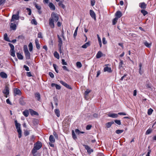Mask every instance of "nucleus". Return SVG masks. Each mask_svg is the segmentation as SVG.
I'll return each mask as SVG.
<instances>
[{"label":"nucleus","instance_id":"44","mask_svg":"<svg viewBox=\"0 0 156 156\" xmlns=\"http://www.w3.org/2000/svg\"><path fill=\"white\" fill-rule=\"evenodd\" d=\"M72 137L75 140L77 139V137L76 136L73 130H72Z\"/></svg>","mask_w":156,"mask_h":156},{"label":"nucleus","instance_id":"17","mask_svg":"<svg viewBox=\"0 0 156 156\" xmlns=\"http://www.w3.org/2000/svg\"><path fill=\"white\" fill-rule=\"evenodd\" d=\"M144 45L146 46L147 48H150L151 47V43H148L147 41H145L144 42Z\"/></svg>","mask_w":156,"mask_h":156},{"label":"nucleus","instance_id":"35","mask_svg":"<svg viewBox=\"0 0 156 156\" xmlns=\"http://www.w3.org/2000/svg\"><path fill=\"white\" fill-rule=\"evenodd\" d=\"M54 55L55 57L57 59H59V54L56 51L54 52Z\"/></svg>","mask_w":156,"mask_h":156},{"label":"nucleus","instance_id":"62","mask_svg":"<svg viewBox=\"0 0 156 156\" xmlns=\"http://www.w3.org/2000/svg\"><path fill=\"white\" fill-rule=\"evenodd\" d=\"M35 6L36 8L38 10H40L41 9V6L37 5V4H36Z\"/></svg>","mask_w":156,"mask_h":156},{"label":"nucleus","instance_id":"28","mask_svg":"<svg viewBox=\"0 0 156 156\" xmlns=\"http://www.w3.org/2000/svg\"><path fill=\"white\" fill-rule=\"evenodd\" d=\"M23 114L26 117H27L29 115V112L28 110H26L23 112Z\"/></svg>","mask_w":156,"mask_h":156},{"label":"nucleus","instance_id":"11","mask_svg":"<svg viewBox=\"0 0 156 156\" xmlns=\"http://www.w3.org/2000/svg\"><path fill=\"white\" fill-rule=\"evenodd\" d=\"M116 18L119 19L122 16V13L119 11H118L116 12L115 15Z\"/></svg>","mask_w":156,"mask_h":156},{"label":"nucleus","instance_id":"9","mask_svg":"<svg viewBox=\"0 0 156 156\" xmlns=\"http://www.w3.org/2000/svg\"><path fill=\"white\" fill-rule=\"evenodd\" d=\"M60 82L61 84H62V85H63L65 87L67 88L70 89H72V88H71V87L68 84L66 83L63 82V81L61 80L60 81Z\"/></svg>","mask_w":156,"mask_h":156},{"label":"nucleus","instance_id":"31","mask_svg":"<svg viewBox=\"0 0 156 156\" xmlns=\"http://www.w3.org/2000/svg\"><path fill=\"white\" fill-rule=\"evenodd\" d=\"M62 45L58 46L59 51L60 54H62V55H64L63 50L62 48Z\"/></svg>","mask_w":156,"mask_h":156},{"label":"nucleus","instance_id":"25","mask_svg":"<svg viewBox=\"0 0 156 156\" xmlns=\"http://www.w3.org/2000/svg\"><path fill=\"white\" fill-rule=\"evenodd\" d=\"M10 28L13 30H15L16 29V25L13 23H12L10 24Z\"/></svg>","mask_w":156,"mask_h":156},{"label":"nucleus","instance_id":"59","mask_svg":"<svg viewBox=\"0 0 156 156\" xmlns=\"http://www.w3.org/2000/svg\"><path fill=\"white\" fill-rule=\"evenodd\" d=\"M5 0H0V6L5 3Z\"/></svg>","mask_w":156,"mask_h":156},{"label":"nucleus","instance_id":"8","mask_svg":"<svg viewBox=\"0 0 156 156\" xmlns=\"http://www.w3.org/2000/svg\"><path fill=\"white\" fill-rule=\"evenodd\" d=\"M14 95L16 96L17 95H20L21 94V92L20 90L18 89L15 88L14 89Z\"/></svg>","mask_w":156,"mask_h":156},{"label":"nucleus","instance_id":"4","mask_svg":"<svg viewBox=\"0 0 156 156\" xmlns=\"http://www.w3.org/2000/svg\"><path fill=\"white\" fill-rule=\"evenodd\" d=\"M2 92L4 94V96L6 98H7L9 94V85L5 86L4 89L2 91Z\"/></svg>","mask_w":156,"mask_h":156},{"label":"nucleus","instance_id":"23","mask_svg":"<svg viewBox=\"0 0 156 156\" xmlns=\"http://www.w3.org/2000/svg\"><path fill=\"white\" fill-rule=\"evenodd\" d=\"M49 140L50 142L52 143H55V140L54 136L52 135H50L49 138Z\"/></svg>","mask_w":156,"mask_h":156},{"label":"nucleus","instance_id":"30","mask_svg":"<svg viewBox=\"0 0 156 156\" xmlns=\"http://www.w3.org/2000/svg\"><path fill=\"white\" fill-rule=\"evenodd\" d=\"M35 98L38 101L40 99V94L39 93H37L35 94Z\"/></svg>","mask_w":156,"mask_h":156},{"label":"nucleus","instance_id":"53","mask_svg":"<svg viewBox=\"0 0 156 156\" xmlns=\"http://www.w3.org/2000/svg\"><path fill=\"white\" fill-rule=\"evenodd\" d=\"M37 36L38 38H43L42 33L41 32H39L38 33Z\"/></svg>","mask_w":156,"mask_h":156},{"label":"nucleus","instance_id":"7","mask_svg":"<svg viewBox=\"0 0 156 156\" xmlns=\"http://www.w3.org/2000/svg\"><path fill=\"white\" fill-rule=\"evenodd\" d=\"M85 149L87 150V153L89 154H90L92 152H93L94 151L93 150L91 149L90 147L87 145H83Z\"/></svg>","mask_w":156,"mask_h":156},{"label":"nucleus","instance_id":"33","mask_svg":"<svg viewBox=\"0 0 156 156\" xmlns=\"http://www.w3.org/2000/svg\"><path fill=\"white\" fill-rule=\"evenodd\" d=\"M4 40L8 42H11V41H10L9 38L8 37V35L7 34L5 33L4 34Z\"/></svg>","mask_w":156,"mask_h":156},{"label":"nucleus","instance_id":"64","mask_svg":"<svg viewBox=\"0 0 156 156\" xmlns=\"http://www.w3.org/2000/svg\"><path fill=\"white\" fill-rule=\"evenodd\" d=\"M55 87L57 89L59 90L61 88L60 86L57 84H56Z\"/></svg>","mask_w":156,"mask_h":156},{"label":"nucleus","instance_id":"61","mask_svg":"<svg viewBox=\"0 0 156 156\" xmlns=\"http://www.w3.org/2000/svg\"><path fill=\"white\" fill-rule=\"evenodd\" d=\"M35 137L34 135H32L30 136V139L31 141H34V140H35Z\"/></svg>","mask_w":156,"mask_h":156},{"label":"nucleus","instance_id":"34","mask_svg":"<svg viewBox=\"0 0 156 156\" xmlns=\"http://www.w3.org/2000/svg\"><path fill=\"white\" fill-rule=\"evenodd\" d=\"M17 56L18 58L20 60H22L23 59V56L21 54L17 53Z\"/></svg>","mask_w":156,"mask_h":156},{"label":"nucleus","instance_id":"13","mask_svg":"<svg viewBox=\"0 0 156 156\" xmlns=\"http://www.w3.org/2000/svg\"><path fill=\"white\" fill-rule=\"evenodd\" d=\"M57 36L58 39V46L62 45V41L61 38L60 37L59 35L58 34Z\"/></svg>","mask_w":156,"mask_h":156},{"label":"nucleus","instance_id":"20","mask_svg":"<svg viewBox=\"0 0 156 156\" xmlns=\"http://www.w3.org/2000/svg\"><path fill=\"white\" fill-rule=\"evenodd\" d=\"M103 55V54L101 51H99L98 52L96 55V57L97 58H99L101 57Z\"/></svg>","mask_w":156,"mask_h":156},{"label":"nucleus","instance_id":"15","mask_svg":"<svg viewBox=\"0 0 156 156\" xmlns=\"http://www.w3.org/2000/svg\"><path fill=\"white\" fill-rule=\"evenodd\" d=\"M108 116L112 118H117L118 117V114L116 113L109 114Z\"/></svg>","mask_w":156,"mask_h":156},{"label":"nucleus","instance_id":"57","mask_svg":"<svg viewBox=\"0 0 156 156\" xmlns=\"http://www.w3.org/2000/svg\"><path fill=\"white\" fill-rule=\"evenodd\" d=\"M62 63L63 65H67V63L65 62V60L64 59H62Z\"/></svg>","mask_w":156,"mask_h":156},{"label":"nucleus","instance_id":"24","mask_svg":"<svg viewBox=\"0 0 156 156\" xmlns=\"http://www.w3.org/2000/svg\"><path fill=\"white\" fill-rule=\"evenodd\" d=\"M49 6L50 9L52 10H55V7L53 4L51 3L50 2L49 3Z\"/></svg>","mask_w":156,"mask_h":156},{"label":"nucleus","instance_id":"42","mask_svg":"<svg viewBox=\"0 0 156 156\" xmlns=\"http://www.w3.org/2000/svg\"><path fill=\"white\" fill-rule=\"evenodd\" d=\"M53 67L55 70V71L57 73H58V70L57 69V65L55 64H53Z\"/></svg>","mask_w":156,"mask_h":156},{"label":"nucleus","instance_id":"47","mask_svg":"<svg viewBox=\"0 0 156 156\" xmlns=\"http://www.w3.org/2000/svg\"><path fill=\"white\" fill-rule=\"evenodd\" d=\"M115 122L119 125L121 124V122L120 120H115L114 121Z\"/></svg>","mask_w":156,"mask_h":156},{"label":"nucleus","instance_id":"29","mask_svg":"<svg viewBox=\"0 0 156 156\" xmlns=\"http://www.w3.org/2000/svg\"><path fill=\"white\" fill-rule=\"evenodd\" d=\"M114 123V122L113 121L108 122L106 123V125L107 128H109Z\"/></svg>","mask_w":156,"mask_h":156},{"label":"nucleus","instance_id":"52","mask_svg":"<svg viewBox=\"0 0 156 156\" xmlns=\"http://www.w3.org/2000/svg\"><path fill=\"white\" fill-rule=\"evenodd\" d=\"M151 129H149L147 130V131L146 132V134L147 135L149 134L150 133H151Z\"/></svg>","mask_w":156,"mask_h":156},{"label":"nucleus","instance_id":"49","mask_svg":"<svg viewBox=\"0 0 156 156\" xmlns=\"http://www.w3.org/2000/svg\"><path fill=\"white\" fill-rule=\"evenodd\" d=\"M9 44L11 48V50L14 49V47L12 44L9 43Z\"/></svg>","mask_w":156,"mask_h":156},{"label":"nucleus","instance_id":"18","mask_svg":"<svg viewBox=\"0 0 156 156\" xmlns=\"http://www.w3.org/2000/svg\"><path fill=\"white\" fill-rule=\"evenodd\" d=\"M90 92L91 90H87L85 91L84 93L85 98L86 100H87L88 99L87 96H88L89 93Z\"/></svg>","mask_w":156,"mask_h":156},{"label":"nucleus","instance_id":"41","mask_svg":"<svg viewBox=\"0 0 156 156\" xmlns=\"http://www.w3.org/2000/svg\"><path fill=\"white\" fill-rule=\"evenodd\" d=\"M118 18H116L115 17V18H114L113 20H112V24L113 25H115V24H116V23L117 21V20H118Z\"/></svg>","mask_w":156,"mask_h":156},{"label":"nucleus","instance_id":"14","mask_svg":"<svg viewBox=\"0 0 156 156\" xmlns=\"http://www.w3.org/2000/svg\"><path fill=\"white\" fill-rule=\"evenodd\" d=\"M104 71L105 72H107L109 73H111L112 72L111 68L108 66H106L104 68Z\"/></svg>","mask_w":156,"mask_h":156},{"label":"nucleus","instance_id":"46","mask_svg":"<svg viewBox=\"0 0 156 156\" xmlns=\"http://www.w3.org/2000/svg\"><path fill=\"white\" fill-rule=\"evenodd\" d=\"M78 27H77L76 28V29L75 31V32H74V34H73V36H74V37H75L76 36L77 34V30L78 29Z\"/></svg>","mask_w":156,"mask_h":156},{"label":"nucleus","instance_id":"40","mask_svg":"<svg viewBox=\"0 0 156 156\" xmlns=\"http://www.w3.org/2000/svg\"><path fill=\"white\" fill-rule=\"evenodd\" d=\"M97 36L98 40V41L99 43L100 47H101L102 46L101 40V38H100L99 35L98 34H97Z\"/></svg>","mask_w":156,"mask_h":156},{"label":"nucleus","instance_id":"51","mask_svg":"<svg viewBox=\"0 0 156 156\" xmlns=\"http://www.w3.org/2000/svg\"><path fill=\"white\" fill-rule=\"evenodd\" d=\"M95 3V0H91V5L92 6H93L94 5Z\"/></svg>","mask_w":156,"mask_h":156},{"label":"nucleus","instance_id":"50","mask_svg":"<svg viewBox=\"0 0 156 156\" xmlns=\"http://www.w3.org/2000/svg\"><path fill=\"white\" fill-rule=\"evenodd\" d=\"M49 75L50 76L51 78H53L54 77V74L51 72H49Z\"/></svg>","mask_w":156,"mask_h":156},{"label":"nucleus","instance_id":"6","mask_svg":"<svg viewBox=\"0 0 156 156\" xmlns=\"http://www.w3.org/2000/svg\"><path fill=\"white\" fill-rule=\"evenodd\" d=\"M24 52L26 59H30V53L29 51L26 46V48L24 46Z\"/></svg>","mask_w":156,"mask_h":156},{"label":"nucleus","instance_id":"19","mask_svg":"<svg viewBox=\"0 0 156 156\" xmlns=\"http://www.w3.org/2000/svg\"><path fill=\"white\" fill-rule=\"evenodd\" d=\"M0 76L3 78H6L7 77V74L4 72H1L0 73Z\"/></svg>","mask_w":156,"mask_h":156},{"label":"nucleus","instance_id":"43","mask_svg":"<svg viewBox=\"0 0 156 156\" xmlns=\"http://www.w3.org/2000/svg\"><path fill=\"white\" fill-rule=\"evenodd\" d=\"M123 130L118 129L116 130L115 133L117 134H120L123 133Z\"/></svg>","mask_w":156,"mask_h":156},{"label":"nucleus","instance_id":"56","mask_svg":"<svg viewBox=\"0 0 156 156\" xmlns=\"http://www.w3.org/2000/svg\"><path fill=\"white\" fill-rule=\"evenodd\" d=\"M102 42L104 44H105L107 43V41H106L105 37H103L102 38Z\"/></svg>","mask_w":156,"mask_h":156},{"label":"nucleus","instance_id":"38","mask_svg":"<svg viewBox=\"0 0 156 156\" xmlns=\"http://www.w3.org/2000/svg\"><path fill=\"white\" fill-rule=\"evenodd\" d=\"M153 111V110L152 109H151V108L149 109L148 110V111H147V114H148V115H151L152 114V113Z\"/></svg>","mask_w":156,"mask_h":156},{"label":"nucleus","instance_id":"39","mask_svg":"<svg viewBox=\"0 0 156 156\" xmlns=\"http://www.w3.org/2000/svg\"><path fill=\"white\" fill-rule=\"evenodd\" d=\"M76 67L78 68H80L82 66L81 63L80 62H77L76 63Z\"/></svg>","mask_w":156,"mask_h":156},{"label":"nucleus","instance_id":"36","mask_svg":"<svg viewBox=\"0 0 156 156\" xmlns=\"http://www.w3.org/2000/svg\"><path fill=\"white\" fill-rule=\"evenodd\" d=\"M10 54L13 57H14L15 56V51L14 50V49H12V50H10Z\"/></svg>","mask_w":156,"mask_h":156},{"label":"nucleus","instance_id":"32","mask_svg":"<svg viewBox=\"0 0 156 156\" xmlns=\"http://www.w3.org/2000/svg\"><path fill=\"white\" fill-rule=\"evenodd\" d=\"M55 112L58 117H59L60 115V111L58 109H55Z\"/></svg>","mask_w":156,"mask_h":156},{"label":"nucleus","instance_id":"16","mask_svg":"<svg viewBox=\"0 0 156 156\" xmlns=\"http://www.w3.org/2000/svg\"><path fill=\"white\" fill-rule=\"evenodd\" d=\"M29 110L30 111V114L31 115H38V114L37 112L34 111L32 109H29Z\"/></svg>","mask_w":156,"mask_h":156},{"label":"nucleus","instance_id":"1","mask_svg":"<svg viewBox=\"0 0 156 156\" xmlns=\"http://www.w3.org/2000/svg\"><path fill=\"white\" fill-rule=\"evenodd\" d=\"M59 17L58 14L55 12H52L51 15V17L49 19V24L51 28L55 27L54 22H56L58 20Z\"/></svg>","mask_w":156,"mask_h":156},{"label":"nucleus","instance_id":"60","mask_svg":"<svg viewBox=\"0 0 156 156\" xmlns=\"http://www.w3.org/2000/svg\"><path fill=\"white\" fill-rule=\"evenodd\" d=\"M26 9L28 11H29V12L28 13V15H30L31 14V10L29 8H27Z\"/></svg>","mask_w":156,"mask_h":156},{"label":"nucleus","instance_id":"58","mask_svg":"<svg viewBox=\"0 0 156 156\" xmlns=\"http://www.w3.org/2000/svg\"><path fill=\"white\" fill-rule=\"evenodd\" d=\"M91 125H88L86 127V129L87 130H89L90 129L91 127Z\"/></svg>","mask_w":156,"mask_h":156},{"label":"nucleus","instance_id":"37","mask_svg":"<svg viewBox=\"0 0 156 156\" xmlns=\"http://www.w3.org/2000/svg\"><path fill=\"white\" fill-rule=\"evenodd\" d=\"M29 50L30 51H31L33 50V46L32 43L30 42L28 45Z\"/></svg>","mask_w":156,"mask_h":156},{"label":"nucleus","instance_id":"2","mask_svg":"<svg viewBox=\"0 0 156 156\" xmlns=\"http://www.w3.org/2000/svg\"><path fill=\"white\" fill-rule=\"evenodd\" d=\"M42 146V144L40 141H37L36 143L34 144V147L32 151V154H34L37 152V151L41 148Z\"/></svg>","mask_w":156,"mask_h":156},{"label":"nucleus","instance_id":"3","mask_svg":"<svg viewBox=\"0 0 156 156\" xmlns=\"http://www.w3.org/2000/svg\"><path fill=\"white\" fill-rule=\"evenodd\" d=\"M15 123L16 128L18 133V137L19 138H20L22 136V131L20 129L21 125L19 123H18L16 120L15 121Z\"/></svg>","mask_w":156,"mask_h":156},{"label":"nucleus","instance_id":"12","mask_svg":"<svg viewBox=\"0 0 156 156\" xmlns=\"http://www.w3.org/2000/svg\"><path fill=\"white\" fill-rule=\"evenodd\" d=\"M24 98L22 97L19 100V102L20 104L22 105H24L26 104V102L23 100Z\"/></svg>","mask_w":156,"mask_h":156},{"label":"nucleus","instance_id":"27","mask_svg":"<svg viewBox=\"0 0 156 156\" xmlns=\"http://www.w3.org/2000/svg\"><path fill=\"white\" fill-rule=\"evenodd\" d=\"M90 45V43L89 42H88L84 44L82 46V48H87L88 46Z\"/></svg>","mask_w":156,"mask_h":156},{"label":"nucleus","instance_id":"22","mask_svg":"<svg viewBox=\"0 0 156 156\" xmlns=\"http://www.w3.org/2000/svg\"><path fill=\"white\" fill-rule=\"evenodd\" d=\"M139 73L141 75L143 73V71L142 70V64L141 62L139 63Z\"/></svg>","mask_w":156,"mask_h":156},{"label":"nucleus","instance_id":"10","mask_svg":"<svg viewBox=\"0 0 156 156\" xmlns=\"http://www.w3.org/2000/svg\"><path fill=\"white\" fill-rule=\"evenodd\" d=\"M90 14L91 17L93 18L94 20H96V15L93 10H90Z\"/></svg>","mask_w":156,"mask_h":156},{"label":"nucleus","instance_id":"55","mask_svg":"<svg viewBox=\"0 0 156 156\" xmlns=\"http://www.w3.org/2000/svg\"><path fill=\"white\" fill-rule=\"evenodd\" d=\"M123 64V61L122 60H120V62L119 64V68L122 67Z\"/></svg>","mask_w":156,"mask_h":156},{"label":"nucleus","instance_id":"48","mask_svg":"<svg viewBox=\"0 0 156 156\" xmlns=\"http://www.w3.org/2000/svg\"><path fill=\"white\" fill-rule=\"evenodd\" d=\"M31 23L32 24H33L34 25H37V22L36 20L34 19H33L32 20Z\"/></svg>","mask_w":156,"mask_h":156},{"label":"nucleus","instance_id":"54","mask_svg":"<svg viewBox=\"0 0 156 156\" xmlns=\"http://www.w3.org/2000/svg\"><path fill=\"white\" fill-rule=\"evenodd\" d=\"M23 68L25 69L27 71H29V67L26 65H24L23 66Z\"/></svg>","mask_w":156,"mask_h":156},{"label":"nucleus","instance_id":"63","mask_svg":"<svg viewBox=\"0 0 156 156\" xmlns=\"http://www.w3.org/2000/svg\"><path fill=\"white\" fill-rule=\"evenodd\" d=\"M27 75L28 77H31L32 76L30 72H27Z\"/></svg>","mask_w":156,"mask_h":156},{"label":"nucleus","instance_id":"45","mask_svg":"<svg viewBox=\"0 0 156 156\" xmlns=\"http://www.w3.org/2000/svg\"><path fill=\"white\" fill-rule=\"evenodd\" d=\"M141 12L143 14L144 16H145L148 13L147 11L144 9L141 10Z\"/></svg>","mask_w":156,"mask_h":156},{"label":"nucleus","instance_id":"5","mask_svg":"<svg viewBox=\"0 0 156 156\" xmlns=\"http://www.w3.org/2000/svg\"><path fill=\"white\" fill-rule=\"evenodd\" d=\"M19 13L20 12L18 11H17L16 14H13L12 16L10 21L12 22L14 21L15 20H18L19 18Z\"/></svg>","mask_w":156,"mask_h":156},{"label":"nucleus","instance_id":"26","mask_svg":"<svg viewBox=\"0 0 156 156\" xmlns=\"http://www.w3.org/2000/svg\"><path fill=\"white\" fill-rule=\"evenodd\" d=\"M139 6L142 9H145L146 8V4L144 2L140 3L139 4Z\"/></svg>","mask_w":156,"mask_h":156},{"label":"nucleus","instance_id":"21","mask_svg":"<svg viewBox=\"0 0 156 156\" xmlns=\"http://www.w3.org/2000/svg\"><path fill=\"white\" fill-rule=\"evenodd\" d=\"M63 1L64 0L60 1L58 3V5L59 6L62 7L63 9H64L65 8V6L62 4Z\"/></svg>","mask_w":156,"mask_h":156}]
</instances>
